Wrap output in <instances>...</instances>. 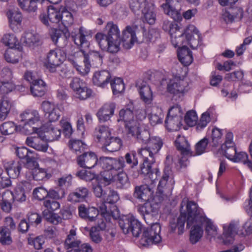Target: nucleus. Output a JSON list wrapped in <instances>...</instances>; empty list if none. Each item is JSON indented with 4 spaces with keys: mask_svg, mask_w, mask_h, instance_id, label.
Segmentation results:
<instances>
[{
    "mask_svg": "<svg viewBox=\"0 0 252 252\" xmlns=\"http://www.w3.org/2000/svg\"><path fill=\"white\" fill-rule=\"evenodd\" d=\"M3 43L6 46L9 47L11 49L13 48H19V42L15 35L13 34H5L2 38Z\"/></svg>",
    "mask_w": 252,
    "mask_h": 252,
    "instance_id": "09e8293b",
    "label": "nucleus"
},
{
    "mask_svg": "<svg viewBox=\"0 0 252 252\" xmlns=\"http://www.w3.org/2000/svg\"><path fill=\"white\" fill-rule=\"evenodd\" d=\"M198 118L195 111L190 110L187 112L185 116V122L189 126H195L196 124Z\"/></svg>",
    "mask_w": 252,
    "mask_h": 252,
    "instance_id": "774afa93",
    "label": "nucleus"
},
{
    "mask_svg": "<svg viewBox=\"0 0 252 252\" xmlns=\"http://www.w3.org/2000/svg\"><path fill=\"white\" fill-rule=\"evenodd\" d=\"M136 36L135 30L130 26H127L122 32L121 36V42L124 43V46L127 49L130 48L136 41Z\"/></svg>",
    "mask_w": 252,
    "mask_h": 252,
    "instance_id": "b1692460",
    "label": "nucleus"
},
{
    "mask_svg": "<svg viewBox=\"0 0 252 252\" xmlns=\"http://www.w3.org/2000/svg\"><path fill=\"white\" fill-rule=\"evenodd\" d=\"M64 194V190H62V195H60L58 190L53 189L48 190L43 187H37L32 191L33 198L39 201H43V206L52 211L60 208V204L57 200L63 198Z\"/></svg>",
    "mask_w": 252,
    "mask_h": 252,
    "instance_id": "20e7f679",
    "label": "nucleus"
},
{
    "mask_svg": "<svg viewBox=\"0 0 252 252\" xmlns=\"http://www.w3.org/2000/svg\"><path fill=\"white\" fill-rule=\"evenodd\" d=\"M6 15L8 19L9 25L11 29L14 32L20 31L23 16L21 12L18 8L8 10Z\"/></svg>",
    "mask_w": 252,
    "mask_h": 252,
    "instance_id": "2eb2a0df",
    "label": "nucleus"
},
{
    "mask_svg": "<svg viewBox=\"0 0 252 252\" xmlns=\"http://www.w3.org/2000/svg\"><path fill=\"white\" fill-rule=\"evenodd\" d=\"M237 233L236 225L234 223L231 222L228 227L223 226V232L220 236V238L222 240V243L224 245H229L233 242L234 237Z\"/></svg>",
    "mask_w": 252,
    "mask_h": 252,
    "instance_id": "393cba45",
    "label": "nucleus"
},
{
    "mask_svg": "<svg viewBox=\"0 0 252 252\" xmlns=\"http://www.w3.org/2000/svg\"><path fill=\"white\" fill-rule=\"evenodd\" d=\"M80 52L82 54L81 56L83 58V62L84 64V71H82V66L78 64V58L71 56L68 58V60L81 73H88L91 67H98L102 64L104 57L103 53L95 50L86 51L82 49H80Z\"/></svg>",
    "mask_w": 252,
    "mask_h": 252,
    "instance_id": "7ed1b4c3",
    "label": "nucleus"
},
{
    "mask_svg": "<svg viewBox=\"0 0 252 252\" xmlns=\"http://www.w3.org/2000/svg\"><path fill=\"white\" fill-rule=\"evenodd\" d=\"M160 230V226L158 223H153L150 227L145 228L140 240V244L146 247L150 244L159 243L161 240L159 235Z\"/></svg>",
    "mask_w": 252,
    "mask_h": 252,
    "instance_id": "0eeeda50",
    "label": "nucleus"
},
{
    "mask_svg": "<svg viewBox=\"0 0 252 252\" xmlns=\"http://www.w3.org/2000/svg\"><path fill=\"white\" fill-rule=\"evenodd\" d=\"M133 137L142 144H146L151 138L149 131L147 129H141V128Z\"/></svg>",
    "mask_w": 252,
    "mask_h": 252,
    "instance_id": "052dcab7",
    "label": "nucleus"
},
{
    "mask_svg": "<svg viewBox=\"0 0 252 252\" xmlns=\"http://www.w3.org/2000/svg\"><path fill=\"white\" fill-rule=\"evenodd\" d=\"M146 147L139 150L141 156L148 155L150 158H154L163 145L162 139L157 136L151 137L146 143Z\"/></svg>",
    "mask_w": 252,
    "mask_h": 252,
    "instance_id": "4468645a",
    "label": "nucleus"
},
{
    "mask_svg": "<svg viewBox=\"0 0 252 252\" xmlns=\"http://www.w3.org/2000/svg\"><path fill=\"white\" fill-rule=\"evenodd\" d=\"M162 29L165 32H168L170 35L176 34L179 31L180 27L175 22H171L165 19L163 21Z\"/></svg>",
    "mask_w": 252,
    "mask_h": 252,
    "instance_id": "603ef678",
    "label": "nucleus"
},
{
    "mask_svg": "<svg viewBox=\"0 0 252 252\" xmlns=\"http://www.w3.org/2000/svg\"><path fill=\"white\" fill-rule=\"evenodd\" d=\"M19 51L16 49L5 51L4 58L5 61L9 63H18L20 57Z\"/></svg>",
    "mask_w": 252,
    "mask_h": 252,
    "instance_id": "6e6d98bb",
    "label": "nucleus"
},
{
    "mask_svg": "<svg viewBox=\"0 0 252 252\" xmlns=\"http://www.w3.org/2000/svg\"><path fill=\"white\" fill-rule=\"evenodd\" d=\"M17 127L13 122H6L0 126V131L3 135H9L13 134L16 130Z\"/></svg>",
    "mask_w": 252,
    "mask_h": 252,
    "instance_id": "13d9d810",
    "label": "nucleus"
},
{
    "mask_svg": "<svg viewBox=\"0 0 252 252\" xmlns=\"http://www.w3.org/2000/svg\"><path fill=\"white\" fill-rule=\"evenodd\" d=\"M152 195L151 190L147 185L136 186L133 192V196L144 201H149Z\"/></svg>",
    "mask_w": 252,
    "mask_h": 252,
    "instance_id": "c9c22d12",
    "label": "nucleus"
},
{
    "mask_svg": "<svg viewBox=\"0 0 252 252\" xmlns=\"http://www.w3.org/2000/svg\"><path fill=\"white\" fill-rule=\"evenodd\" d=\"M116 175L117 173H114L108 169H104L100 172L98 180L105 186H108L114 181Z\"/></svg>",
    "mask_w": 252,
    "mask_h": 252,
    "instance_id": "a19ab883",
    "label": "nucleus"
},
{
    "mask_svg": "<svg viewBox=\"0 0 252 252\" xmlns=\"http://www.w3.org/2000/svg\"><path fill=\"white\" fill-rule=\"evenodd\" d=\"M21 121L36 123L40 121V116L37 111L35 110H26L20 114Z\"/></svg>",
    "mask_w": 252,
    "mask_h": 252,
    "instance_id": "58836bf2",
    "label": "nucleus"
},
{
    "mask_svg": "<svg viewBox=\"0 0 252 252\" xmlns=\"http://www.w3.org/2000/svg\"><path fill=\"white\" fill-rule=\"evenodd\" d=\"M89 191L85 187H79L70 192L67 200L72 203L83 202L89 196Z\"/></svg>",
    "mask_w": 252,
    "mask_h": 252,
    "instance_id": "5701e85b",
    "label": "nucleus"
},
{
    "mask_svg": "<svg viewBox=\"0 0 252 252\" xmlns=\"http://www.w3.org/2000/svg\"><path fill=\"white\" fill-rule=\"evenodd\" d=\"M13 106L11 99L3 95L0 99V120H4L8 116Z\"/></svg>",
    "mask_w": 252,
    "mask_h": 252,
    "instance_id": "72a5a7b5",
    "label": "nucleus"
},
{
    "mask_svg": "<svg viewBox=\"0 0 252 252\" xmlns=\"http://www.w3.org/2000/svg\"><path fill=\"white\" fill-rule=\"evenodd\" d=\"M182 118L181 116L167 115L165 125L169 131L178 130L182 126Z\"/></svg>",
    "mask_w": 252,
    "mask_h": 252,
    "instance_id": "f704fd0d",
    "label": "nucleus"
},
{
    "mask_svg": "<svg viewBox=\"0 0 252 252\" xmlns=\"http://www.w3.org/2000/svg\"><path fill=\"white\" fill-rule=\"evenodd\" d=\"M31 94L35 97L44 96L47 91V87L45 82L42 79H37L34 83L30 85Z\"/></svg>",
    "mask_w": 252,
    "mask_h": 252,
    "instance_id": "c85d7f7f",
    "label": "nucleus"
},
{
    "mask_svg": "<svg viewBox=\"0 0 252 252\" xmlns=\"http://www.w3.org/2000/svg\"><path fill=\"white\" fill-rule=\"evenodd\" d=\"M233 161L242 163L252 171V161L249 158V155L247 153L244 152H237Z\"/></svg>",
    "mask_w": 252,
    "mask_h": 252,
    "instance_id": "de8ad7c7",
    "label": "nucleus"
},
{
    "mask_svg": "<svg viewBox=\"0 0 252 252\" xmlns=\"http://www.w3.org/2000/svg\"><path fill=\"white\" fill-rule=\"evenodd\" d=\"M110 83L114 95H118L124 92L125 86L122 78L115 77L111 79Z\"/></svg>",
    "mask_w": 252,
    "mask_h": 252,
    "instance_id": "79ce46f5",
    "label": "nucleus"
},
{
    "mask_svg": "<svg viewBox=\"0 0 252 252\" xmlns=\"http://www.w3.org/2000/svg\"><path fill=\"white\" fill-rule=\"evenodd\" d=\"M99 165L103 169H108L114 173H117L126 167L123 157L117 158L101 157L99 158Z\"/></svg>",
    "mask_w": 252,
    "mask_h": 252,
    "instance_id": "9d476101",
    "label": "nucleus"
},
{
    "mask_svg": "<svg viewBox=\"0 0 252 252\" xmlns=\"http://www.w3.org/2000/svg\"><path fill=\"white\" fill-rule=\"evenodd\" d=\"M12 242L9 228L3 227L0 229V242L2 245H10Z\"/></svg>",
    "mask_w": 252,
    "mask_h": 252,
    "instance_id": "e2e57ef3",
    "label": "nucleus"
},
{
    "mask_svg": "<svg viewBox=\"0 0 252 252\" xmlns=\"http://www.w3.org/2000/svg\"><path fill=\"white\" fill-rule=\"evenodd\" d=\"M77 164L83 168L91 169L99 165V158L93 152H85L78 156L76 159Z\"/></svg>",
    "mask_w": 252,
    "mask_h": 252,
    "instance_id": "ddd939ff",
    "label": "nucleus"
},
{
    "mask_svg": "<svg viewBox=\"0 0 252 252\" xmlns=\"http://www.w3.org/2000/svg\"><path fill=\"white\" fill-rule=\"evenodd\" d=\"M210 115L209 113L206 112L203 113L198 121H197L196 129L197 131H201L205 128L210 122Z\"/></svg>",
    "mask_w": 252,
    "mask_h": 252,
    "instance_id": "0e129e2a",
    "label": "nucleus"
},
{
    "mask_svg": "<svg viewBox=\"0 0 252 252\" xmlns=\"http://www.w3.org/2000/svg\"><path fill=\"white\" fill-rule=\"evenodd\" d=\"M189 90L188 81L180 77H175L170 80L167 87V92L172 94L176 100L181 98Z\"/></svg>",
    "mask_w": 252,
    "mask_h": 252,
    "instance_id": "6e6552de",
    "label": "nucleus"
},
{
    "mask_svg": "<svg viewBox=\"0 0 252 252\" xmlns=\"http://www.w3.org/2000/svg\"><path fill=\"white\" fill-rule=\"evenodd\" d=\"M32 176V179L37 181H42L44 179L47 178V173L46 169L43 168L33 169L31 171Z\"/></svg>",
    "mask_w": 252,
    "mask_h": 252,
    "instance_id": "69168bd1",
    "label": "nucleus"
},
{
    "mask_svg": "<svg viewBox=\"0 0 252 252\" xmlns=\"http://www.w3.org/2000/svg\"><path fill=\"white\" fill-rule=\"evenodd\" d=\"M23 44L27 47L34 48L40 44L39 35L31 32H26L22 37Z\"/></svg>",
    "mask_w": 252,
    "mask_h": 252,
    "instance_id": "ea45409f",
    "label": "nucleus"
},
{
    "mask_svg": "<svg viewBox=\"0 0 252 252\" xmlns=\"http://www.w3.org/2000/svg\"><path fill=\"white\" fill-rule=\"evenodd\" d=\"M138 90L141 99L147 104H151L153 99V93L147 82L143 81L139 86Z\"/></svg>",
    "mask_w": 252,
    "mask_h": 252,
    "instance_id": "7c9ffc66",
    "label": "nucleus"
},
{
    "mask_svg": "<svg viewBox=\"0 0 252 252\" xmlns=\"http://www.w3.org/2000/svg\"><path fill=\"white\" fill-rule=\"evenodd\" d=\"M92 93V90L85 85L74 93L76 98L80 100H85L91 96Z\"/></svg>",
    "mask_w": 252,
    "mask_h": 252,
    "instance_id": "3c124183",
    "label": "nucleus"
},
{
    "mask_svg": "<svg viewBox=\"0 0 252 252\" xmlns=\"http://www.w3.org/2000/svg\"><path fill=\"white\" fill-rule=\"evenodd\" d=\"M28 221L31 226H37L42 220V217L37 213L29 212L27 215Z\"/></svg>",
    "mask_w": 252,
    "mask_h": 252,
    "instance_id": "338daca9",
    "label": "nucleus"
},
{
    "mask_svg": "<svg viewBox=\"0 0 252 252\" xmlns=\"http://www.w3.org/2000/svg\"><path fill=\"white\" fill-rule=\"evenodd\" d=\"M49 35L53 42L59 48L63 49L67 44V36L63 30L51 28L49 31Z\"/></svg>",
    "mask_w": 252,
    "mask_h": 252,
    "instance_id": "4be33fe9",
    "label": "nucleus"
},
{
    "mask_svg": "<svg viewBox=\"0 0 252 252\" xmlns=\"http://www.w3.org/2000/svg\"><path fill=\"white\" fill-rule=\"evenodd\" d=\"M92 34L91 31L88 30L83 27H80L78 32H71V38L75 44L80 49H84L89 47L90 42L86 37H92Z\"/></svg>",
    "mask_w": 252,
    "mask_h": 252,
    "instance_id": "f8f14e48",
    "label": "nucleus"
},
{
    "mask_svg": "<svg viewBox=\"0 0 252 252\" xmlns=\"http://www.w3.org/2000/svg\"><path fill=\"white\" fill-rule=\"evenodd\" d=\"M13 202L12 191L8 190L4 191L3 192V198L0 202L1 210L6 213H9L12 209Z\"/></svg>",
    "mask_w": 252,
    "mask_h": 252,
    "instance_id": "4c0bfd02",
    "label": "nucleus"
},
{
    "mask_svg": "<svg viewBox=\"0 0 252 252\" xmlns=\"http://www.w3.org/2000/svg\"><path fill=\"white\" fill-rule=\"evenodd\" d=\"M60 17V21L65 27L71 26L73 23L72 14L65 8L61 12Z\"/></svg>",
    "mask_w": 252,
    "mask_h": 252,
    "instance_id": "bf43d9fd",
    "label": "nucleus"
},
{
    "mask_svg": "<svg viewBox=\"0 0 252 252\" xmlns=\"http://www.w3.org/2000/svg\"><path fill=\"white\" fill-rule=\"evenodd\" d=\"M172 162L173 158L172 156L170 155L167 156L165 161L163 174L158 186V190L161 194L163 193V189L166 186L170 176L172 175V171L171 169V165Z\"/></svg>",
    "mask_w": 252,
    "mask_h": 252,
    "instance_id": "aec40b11",
    "label": "nucleus"
},
{
    "mask_svg": "<svg viewBox=\"0 0 252 252\" xmlns=\"http://www.w3.org/2000/svg\"><path fill=\"white\" fill-rule=\"evenodd\" d=\"M54 211L46 209L42 214L47 221L56 225L62 221V218L58 214L54 213Z\"/></svg>",
    "mask_w": 252,
    "mask_h": 252,
    "instance_id": "8fccbe9b",
    "label": "nucleus"
},
{
    "mask_svg": "<svg viewBox=\"0 0 252 252\" xmlns=\"http://www.w3.org/2000/svg\"><path fill=\"white\" fill-rule=\"evenodd\" d=\"M134 104L132 102H130L120 111L118 121H123L125 124L134 119Z\"/></svg>",
    "mask_w": 252,
    "mask_h": 252,
    "instance_id": "2f4dec72",
    "label": "nucleus"
},
{
    "mask_svg": "<svg viewBox=\"0 0 252 252\" xmlns=\"http://www.w3.org/2000/svg\"><path fill=\"white\" fill-rule=\"evenodd\" d=\"M123 145L122 140L118 137L111 136L102 145L103 151L113 153L119 151Z\"/></svg>",
    "mask_w": 252,
    "mask_h": 252,
    "instance_id": "cd10ccee",
    "label": "nucleus"
},
{
    "mask_svg": "<svg viewBox=\"0 0 252 252\" xmlns=\"http://www.w3.org/2000/svg\"><path fill=\"white\" fill-rule=\"evenodd\" d=\"M145 202L143 205L138 206V211L143 216L144 219L148 223L146 216L149 219L157 215L158 213V205L157 203L151 202L149 200Z\"/></svg>",
    "mask_w": 252,
    "mask_h": 252,
    "instance_id": "6ab92c4d",
    "label": "nucleus"
},
{
    "mask_svg": "<svg viewBox=\"0 0 252 252\" xmlns=\"http://www.w3.org/2000/svg\"><path fill=\"white\" fill-rule=\"evenodd\" d=\"M180 215L176 222L175 220L170 222V232H175L178 228V234L182 235L184 232L186 221L187 227H189L194 223L202 224L206 220L203 210L193 201L184 198L180 204Z\"/></svg>",
    "mask_w": 252,
    "mask_h": 252,
    "instance_id": "f257e3e1",
    "label": "nucleus"
},
{
    "mask_svg": "<svg viewBox=\"0 0 252 252\" xmlns=\"http://www.w3.org/2000/svg\"><path fill=\"white\" fill-rule=\"evenodd\" d=\"M140 125V123L134 119L124 124L126 133L132 137L136 135V133L138 132Z\"/></svg>",
    "mask_w": 252,
    "mask_h": 252,
    "instance_id": "c03bdc74",
    "label": "nucleus"
},
{
    "mask_svg": "<svg viewBox=\"0 0 252 252\" xmlns=\"http://www.w3.org/2000/svg\"><path fill=\"white\" fill-rule=\"evenodd\" d=\"M222 135V133L221 129L217 127L212 129L211 139L209 142V146L212 147V151L219 146L221 143Z\"/></svg>",
    "mask_w": 252,
    "mask_h": 252,
    "instance_id": "a18cd8bd",
    "label": "nucleus"
},
{
    "mask_svg": "<svg viewBox=\"0 0 252 252\" xmlns=\"http://www.w3.org/2000/svg\"><path fill=\"white\" fill-rule=\"evenodd\" d=\"M199 31L193 25H188L184 30V32H182L183 34L184 38L186 39L187 44L190 45V46L192 49L195 48L193 47L190 43V41L192 40V37L194 34H198Z\"/></svg>",
    "mask_w": 252,
    "mask_h": 252,
    "instance_id": "49530a36",
    "label": "nucleus"
},
{
    "mask_svg": "<svg viewBox=\"0 0 252 252\" xmlns=\"http://www.w3.org/2000/svg\"><path fill=\"white\" fill-rule=\"evenodd\" d=\"M94 136L96 140L101 145L110 137L111 132L107 126H99L95 128Z\"/></svg>",
    "mask_w": 252,
    "mask_h": 252,
    "instance_id": "473e14b6",
    "label": "nucleus"
},
{
    "mask_svg": "<svg viewBox=\"0 0 252 252\" xmlns=\"http://www.w3.org/2000/svg\"><path fill=\"white\" fill-rule=\"evenodd\" d=\"M95 39L103 51L112 54L117 53L120 49L121 34L118 26L113 22H108L104 32H98Z\"/></svg>",
    "mask_w": 252,
    "mask_h": 252,
    "instance_id": "f03ea898",
    "label": "nucleus"
},
{
    "mask_svg": "<svg viewBox=\"0 0 252 252\" xmlns=\"http://www.w3.org/2000/svg\"><path fill=\"white\" fill-rule=\"evenodd\" d=\"M139 150H138L137 152L135 151H130L123 157L125 164H126L128 165L127 172L131 176L133 172L137 169L139 161H140L139 158L142 157L141 154L139 153Z\"/></svg>",
    "mask_w": 252,
    "mask_h": 252,
    "instance_id": "a211bd4d",
    "label": "nucleus"
},
{
    "mask_svg": "<svg viewBox=\"0 0 252 252\" xmlns=\"http://www.w3.org/2000/svg\"><path fill=\"white\" fill-rule=\"evenodd\" d=\"M26 143L36 150L43 152H47L49 146L47 142L39 137H28Z\"/></svg>",
    "mask_w": 252,
    "mask_h": 252,
    "instance_id": "bb28decb",
    "label": "nucleus"
},
{
    "mask_svg": "<svg viewBox=\"0 0 252 252\" xmlns=\"http://www.w3.org/2000/svg\"><path fill=\"white\" fill-rule=\"evenodd\" d=\"M219 151L220 154H222L228 159L231 160H233L236 153V148L235 145H230L225 148H223L222 146H220Z\"/></svg>",
    "mask_w": 252,
    "mask_h": 252,
    "instance_id": "680f3d73",
    "label": "nucleus"
},
{
    "mask_svg": "<svg viewBox=\"0 0 252 252\" xmlns=\"http://www.w3.org/2000/svg\"><path fill=\"white\" fill-rule=\"evenodd\" d=\"M177 56L180 62L185 66L189 65L193 61L192 52L186 45L178 49Z\"/></svg>",
    "mask_w": 252,
    "mask_h": 252,
    "instance_id": "c756f323",
    "label": "nucleus"
},
{
    "mask_svg": "<svg viewBox=\"0 0 252 252\" xmlns=\"http://www.w3.org/2000/svg\"><path fill=\"white\" fill-rule=\"evenodd\" d=\"M61 11L52 5L48 6L47 14L42 13L39 16L40 22L46 27H51L53 24L60 21Z\"/></svg>",
    "mask_w": 252,
    "mask_h": 252,
    "instance_id": "9b49d317",
    "label": "nucleus"
},
{
    "mask_svg": "<svg viewBox=\"0 0 252 252\" xmlns=\"http://www.w3.org/2000/svg\"><path fill=\"white\" fill-rule=\"evenodd\" d=\"M19 6L24 10L34 12L37 9L35 0H17Z\"/></svg>",
    "mask_w": 252,
    "mask_h": 252,
    "instance_id": "864d4df0",
    "label": "nucleus"
},
{
    "mask_svg": "<svg viewBox=\"0 0 252 252\" xmlns=\"http://www.w3.org/2000/svg\"><path fill=\"white\" fill-rule=\"evenodd\" d=\"M3 168L7 176L12 179H16L20 176L22 169V163L19 161L11 160L4 161Z\"/></svg>",
    "mask_w": 252,
    "mask_h": 252,
    "instance_id": "412c9836",
    "label": "nucleus"
},
{
    "mask_svg": "<svg viewBox=\"0 0 252 252\" xmlns=\"http://www.w3.org/2000/svg\"><path fill=\"white\" fill-rule=\"evenodd\" d=\"M200 224L194 225L190 232L189 241L192 244H195L202 237L203 230Z\"/></svg>",
    "mask_w": 252,
    "mask_h": 252,
    "instance_id": "37998d69",
    "label": "nucleus"
},
{
    "mask_svg": "<svg viewBox=\"0 0 252 252\" xmlns=\"http://www.w3.org/2000/svg\"><path fill=\"white\" fill-rule=\"evenodd\" d=\"M112 79L111 73L107 70L95 71L93 75L92 81L95 86L105 88Z\"/></svg>",
    "mask_w": 252,
    "mask_h": 252,
    "instance_id": "dca6fc26",
    "label": "nucleus"
},
{
    "mask_svg": "<svg viewBox=\"0 0 252 252\" xmlns=\"http://www.w3.org/2000/svg\"><path fill=\"white\" fill-rule=\"evenodd\" d=\"M119 225L125 234H131L135 238L139 237L145 228L141 222L132 215L121 217L118 221Z\"/></svg>",
    "mask_w": 252,
    "mask_h": 252,
    "instance_id": "39448f33",
    "label": "nucleus"
},
{
    "mask_svg": "<svg viewBox=\"0 0 252 252\" xmlns=\"http://www.w3.org/2000/svg\"><path fill=\"white\" fill-rule=\"evenodd\" d=\"M141 156L142 160L140 161L139 168H137L135 171L133 172L132 176L135 178L141 175L143 177L149 178L152 180H156L158 176H160V171L158 168H152V165L156 162L155 159L154 158H151L152 159L150 160L146 155Z\"/></svg>",
    "mask_w": 252,
    "mask_h": 252,
    "instance_id": "423d86ee",
    "label": "nucleus"
},
{
    "mask_svg": "<svg viewBox=\"0 0 252 252\" xmlns=\"http://www.w3.org/2000/svg\"><path fill=\"white\" fill-rule=\"evenodd\" d=\"M66 52L62 48L51 50L48 53L45 66L51 72L56 71V67L66 59Z\"/></svg>",
    "mask_w": 252,
    "mask_h": 252,
    "instance_id": "1a4fd4ad",
    "label": "nucleus"
},
{
    "mask_svg": "<svg viewBox=\"0 0 252 252\" xmlns=\"http://www.w3.org/2000/svg\"><path fill=\"white\" fill-rule=\"evenodd\" d=\"M68 146L69 148L73 150L76 154L85 152V144L81 140L71 139L69 140Z\"/></svg>",
    "mask_w": 252,
    "mask_h": 252,
    "instance_id": "5fc2aeb1",
    "label": "nucleus"
},
{
    "mask_svg": "<svg viewBox=\"0 0 252 252\" xmlns=\"http://www.w3.org/2000/svg\"><path fill=\"white\" fill-rule=\"evenodd\" d=\"M116 105L110 102L103 104L97 111L96 116L100 123H104L110 120L114 114Z\"/></svg>",
    "mask_w": 252,
    "mask_h": 252,
    "instance_id": "f3484780",
    "label": "nucleus"
},
{
    "mask_svg": "<svg viewBox=\"0 0 252 252\" xmlns=\"http://www.w3.org/2000/svg\"><path fill=\"white\" fill-rule=\"evenodd\" d=\"M175 145L177 149L183 155L191 154L190 145L185 136L178 135L175 141Z\"/></svg>",
    "mask_w": 252,
    "mask_h": 252,
    "instance_id": "e433bc0d",
    "label": "nucleus"
},
{
    "mask_svg": "<svg viewBox=\"0 0 252 252\" xmlns=\"http://www.w3.org/2000/svg\"><path fill=\"white\" fill-rule=\"evenodd\" d=\"M143 21L149 25H152L155 23L156 20V14L153 8L145 7L143 10Z\"/></svg>",
    "mask_w": 252,
    "mask_h": 252,
    "instance_id": "4d7b16f0",
    "label": "nucleus"
},
{
    "mask_svg": "<svg viewBox=\"0 0 252 252\" xmlns=\"http://www.w3.org/2000/svg\"><path fill=\"white\" fill-rule=\"evenodd\" d=\"M45 136L50 141L57 140L60 137L61 129L50 123H46L43 126Z\"/></svg>",
    "mask_w": 252,
    "mask_h": 252,
    "instance_id": "a878e982",
    "label": "nucleus"
}]
</instances>
